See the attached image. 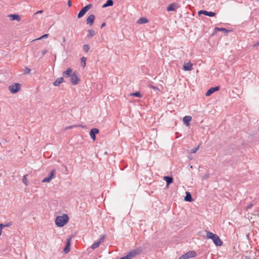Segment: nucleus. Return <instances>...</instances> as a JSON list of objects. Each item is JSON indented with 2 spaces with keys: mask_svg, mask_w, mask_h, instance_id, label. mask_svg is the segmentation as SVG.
I'll return each mask as SVG.
<instances>
[{
  "mask_svg": "<svg viewBox=\"0 0 259 259\" xmlns=\"http://www.w3.org/2000/svg\"><path fill=\"white\" fill-rule=\"evenodd\" d=\"M69 217L67 214H64L61 216H58L55 220L56 225L59 227L64 226L68 223Z\"/></svg>",
  "mask_w": 259,
  "mask_h": 259,
  "instance_id": "nucleus-1",
  "label": "nucleus"
},
{
  "mask_svg": "<svg viewBox=\"0 0 259 259\" xmlns=\"http://www.w3.org/2000/svg\"><path fill=\"white\" fill-rule=\"evenodd\" d=\"M206 232L207 238L212 239L215 245H222L223 242L217 235L213 234V233L208 231H206Z\"/></svg>",
  "mask_w": 259,
  "mask_h": 259,
  "instance_id": "nucleus-2",
  "label": "nucleus"
},
{
  "mask_svg": "<svg viewBox=\"0 0 259 259\" xmlns=\"http://www.w3.org/2000/svg\"><path fill=\"white\" fill-rule=\"evenodd\" d=\"M21 85L19 83H15L9 87V91L13 94H16L21 89Z\"/></svg>",
  "mask_w": 259,
  "mask_h": 259,
  "instance_id": "nucleus-3",
  "label": "nucleus"
},
{
  "mask_svg": "<svg viewBox=\"0 0 259 259\" xmlns=\"http://www.w3.org/2000/svg\"><path fill=\"white\" fill-rule=\"evenodd\" d=\"M92 7V4H89L85 7H84L83 8L81 9V10L80 11L79 13L78 14L77 17L78 18H80L82 17L85 13Z\"/></svg>",
  "mask_w": 259,
  "mask_h": 259,
  "instance_id": "nucleus-4",
  "label": "nucleus"
},
{
  "mask_svg": "<svg viewBox=\"0 0 259 259\" xmlns=\"http://www.w3.org/2000/svg\"><path fill=\"white\" fill-rule=\"evenodd\" d=\"M196 255V253L195 251H189L185 254L181 255L179 259H189L195 257Z\"/></svg>",
  "mask_w": 259,
  "mask_h": 259,
  "instance_id": "nucleus-5",
  "label": "nucleus"
},
{
  "mask_svg": "<svg viewBox=\"0 0 259 259\" xmlns=\"http://www.w3.org/2000/svg\"><path fill=\"white\" fill-rule=\"evenodd\" d=\"M142 249L140 248H137L130 251L126 256L128 259H132V258L136 256V255H138L141 253Z\"/></svg>",
  "mask_w": 259,
  "mask_h": 259,
  "instance_id": "nucleus-6",
  "label": "nucleus"
},
{
  "mask_svg": "<svg viewBox=\"0 0 259 259\" xmlns=\"http://www.w3.org/2000/svg\"><path fill=\"white\" fill-rule=\"evenodd\" d=\"M70 81L71 83L73 85L77 84L79 83L80 79L78 77L76 71L73 72L72 74L71 75Z\"/></svg>",
  "mask_w": 259,
  "mask_h": 259,
  "instance_id": "nucleus-7",
  "label": "nucleus"
},
{
  "mask_svg": "<svg viewBox=\"0 0 259 259\" xmlns=\"http://www.w3.org/2000/svg\"><path fill=\"white\" fill-rule=\"evenodd\" d=\"M55 169H54V170H52L51 172L50 173L49 175L45 178V179H44L42 180V183H49L51 182V181L55 178Z\"/></svg>",
  "mask_w": 259,
  "mask_h": 259,
  "instance_id": "nucleus-8",
  "label": "nucleus"
},
{
  "mask_svg": "<svg viewBox=\"0 0 259 259\" xmlns=\"http://www.w3.org/2000/svg\"><path fill=\"white\" fill-rule=\"evenodd\" d=\"M99 133V129L97 128H93L91 129L90 132V135L93 141L96 140V135Z\"/></svg>",
  "mask_w": 259,
  "mask_h": 259,
  "instance_id": "nucleus-9",
  "label": "nucleus"
},
{
  "mask_svg": "<svg viewBox=\"0 0 259 259\" xmlns=\"http://www.w3.org/2000/svg\"><path fill=\"white\" fill-rule=\"evenodd\" d=\"M198 14L200 15V14H204L206 16H208L209 17H214L215 15V13L212 12H208L205 10H201L198 12Z\"/></svg>",
  "mask_w": 259,
  "mask_h": 259,
  "instance_id": "nucleus-10",
  "label": "nucleus"
},
{
  "mask_svg": "<svg viewBox=\"0 0 259 259\" xmlns=\"http://www.w3.org/2000/svg\"><path fill=\"white\" fill-rule=\"evenodd\" d=\"M219 31H222V32L227 34L231 30H228L225 28H219V27H215L214 29V31L212 33V35L215 34L217 33V32Z\"/></svg>",
  "mask_w": 259,
  "mask_h": 259,
  "instance_id": "nucleus-11",
  "label": "nucleus"
},
{
  "mask_svg": "<svg viewBox=\"0 0 259 259\" xmlns=\"http://www.w3.org/2000/svg\"><path fill=\"white\" fill-rule=\"evenodd\" d=\"M220 89L219 87H215L213 88H210L206 93L205 95L206 96H210L212 93H213L215 91H219Z\"/></svg>",
  "mask_w": 259,
  "mask_h": 259,
  "instance_id": "nucleus-12",
  "label": "nucleus"
},
{
  "mask_svg": "<svg viewBox=\"0 0 259 259\" xmlns=\"http://www.w3.org/2000/svg\"><path fill=\"white\" fill-rule=\"evenodd\" d=\"M70 245H71V238L67 239L66 246L64 247V250H63L65 253H67L69 252L70 249Z\"/></svg>",
  "mask_w": 259,
  "mask_h": 259,
  "instance_id": "nucleus-13",
  "label": "nucleus"
},
{
  "mask_svg": "<svg viewBox=\"0 0 259 259\" xmlns=\"http://www.w3.org/2000/svg\"><path fill=\"white\" fill-rule=\"evenodd\" d=\"M179 8V5L177 3H172L170 4L167 7V11H175L176 9Z\"/></svg>",
  "mask_w": 259,
  "mask_h": 259,
  "instance_id": "nucleus-14",
  "label": "nucleus"
},
{
  "mask_svg": "<svg viewBox=\"0 0 259 259\" xmlns=\"http://www.w3.org/2000/svg\"><path fill=\"white\" fill-rule=\"evenodd\" d=\"M95 19V16L93 14L89 16L87 19V24L92 25Z\"/></svg>",
  "mask_w": 259,
  "mask_h": 259,
  "instance_id": "nucleus-15",
  "label": "nucleus"
},
{
  "mask_svg": "<svg viewBox=\"0 0 259 259\" xmlns=\"http://www.w3.org/2000/svg\"><path fill=\"white\" fill-rule=\"evenodd\" d=\"M192 64L190 62L185 63L183 65V69L185 71H190L193 69Z\"/></svg>",
  "mask_w": 259,
  "mask_h": 259,
  "instance_id": "nucleus-16",
  "label": "nucleus"
},
{
  "mask_svg": "<svg viewBox=\"0 0 259 259\" xmlns=\"http://www.w3.org/2000/svg\"><path fill=\"white\" fill-rule=\"evenodd\" d=\"M72 73V69L71 68H68L66 71H63L62 74L64 77L67 78L70 77Z\"/></svg>",
  "mask_w": 259,
  "mask_h": 259,
  "instance_id": "nucleus-17",
  "label": "nucleus"
},
{
  "mask_svg": "<svg viewBox=\"0 0 259 259\" xmlns=\"http://www.w3.org/2000/svg\"><path fill=\"white\" fill-rule=\"evenodd\" d=\"M11 20H17L18 22L21 21V17L17 14H11L9 15Z\"/></svg>",
  "mask_w": 259,
  "mask_h": 259,
  "instance_id": "nucleus-18",
  "label": "nucleus"
},
{
  "mask_svg": "<svg viewBox=\"0 0 259 259\" xmlns=\"http://www.w3.org/2000/svg\"><path fill=\"white\" fill-rule=\"evenodd\" d=\"M64 81V79L63 77H59L54 82L53 85L54 86H59L60 83L63 82Z\"/></svg>",
  "mask_w": 259,
  "mask_h": 259,
  "instance_id": "nucleus-19",
  "label": "nucleus"
},
{
  "mask_svg": "<svg viewBox=\"0 0 259 259\" xmlns=\"http://www.w3.org/2000/svg\"><path fill=\"white\" fill-rule=\"evenodd\" d=\"M192 117L190 116H186L183 118L184 123L186 125H189V122L191 121Z\"/></svg>",
  "mask_w": 259,
  "mask_h": 259,
  "instance_id": "nucleus-20",
  "label": "nucleus"
},
{
  "mask_svg": "<svg viewBox=\"0 0 259 259\" xmlns=\"http://www.w3.org/2000/svg\"><path fill=\"white\" fill-rule=\"evenodd\" d=\"M164 180L166 181L167 185H168L173 182V178L171 177L165 176L164 177Z\"/></svg>",
  "mask_w": 259,
  "mask_h": 259,
  "instance_id": "nucleus-21",
  "label": "nucleus"
},
{
  "mask_svg": "<svg viewBox=\"0 0 259 259\" xmlns=\"http://www.w3.org/2000/svg\"><path fill=\"white\" fill-rule=\"evenodd\" d=\"M148 22V20L145 17H141L140 18L137 22L138 24H144Z\"/></svg>",
  "mask_w": 259,
  "mask_h": 259,
  "instance_id": "nucleus-22",
  "label": "nucleus"
},
{
  "mask_svg": "<svg viewBox=\"0 0 259 259\" xmlns=\"http://www.w3.org/2000/svg\"><path fill=\"white\" fill-rule=\"evenodd\" d=\"M184 200L188 202H191L193 200L192 196L190 192H186V196L185 197Z\"/></svg>",
  "mask_w": 259,
  "mask_h": 259,
  "instance_id": "nucleus-23",
  "label": "nucleus"
},
{
  "mask_svg": "<svg viewBox=\"0 0 259 259\" xmlns=\"http://www.w3.org/2000/svg\"><path fill=\"white\" fill-rule=\"evenodd\" d=\"M113 5V1L112 0H107L105 4H104L102 8H106L109 6H112Z\"/></svg>",
  "mask_w": 259,
  "mask_h": 259,
  "instance_id": "nucleus-24",
  "label": "nucleus"
},
{
  "mask_svg": "<svg viewBox=\"0 0 259 259\" xmlns=\"http://www.w3.org/2000/svg\"><path fill=\"white\" fill-rule=\"evenodd\" d=\"M101 241H96V242H95L94 243H93L92 244V245L91 246V248L93 249H96L97 248H98L100 246V244H101Z\"/></svg>",
  "mask_w": 259,
  "mask_h": 259,
  "instance_id": "nucleus-25",
  "label": "nucleus"
},
{
  "mask_svg": "<svg viewBox=\"0 0 259 259\" xmlns=\"http://www.w3.org/2000/svg\"><path fill=\"white\" fill-rule=\"evenodd\" d=\"M80 60H81V61H80L81 66L83 68H84L86 65V60H87L86 58L84 57H82V58H81Z\"/></svg>",
  "mask_w": 259,
  "mask_h": 259,
  "instance_id": "nucleus-26",
  "label": "nucleus"
},
{
  "mask_svg": "<svg viewBox=\"0 0 259 259\" xmlns=\"http://www.w3.org/2000/svg\"><path fill=\"white\" fill-rule=\"evenodd\" d=\"M88 34L87 35L89 37H92L95 35V31L94 30L90 29L88 31Z\"/></svg>",
  "mask_w": 259,
  "mask_h": 259,
  "instance_id": "nucleus-27",
  "label": "nucleus"
},
{
  "mask_svg": "<svg viewBox=\"0 0 259 259\" xmlns=\"http://www.w3.org/2000/svg\"><path fill=\"white\" fill-rule=\"evenodd\" d=\"M131 95L138 98L142 97V95L140 92H136L135 93H133L131 94Z\"/></svg>",
  "mask_w": 259,
  "mask_h": 259,
  "instance_id": "nucleus-28",
  "label": "nucleus"
},
{
  "mask_svg": "<svg viewBox=\"0 0 259 259\" xmlns=\"http://www.w3.org/2000/svg\"><path fill=\"white\" fill-rule=\"evenodd\" d=\"M75 127H83V126L81 124L73 125H70L69 126L66 127L65 130H67L71 129V128H74Z\"/></svg>",
  "mask_w": 259,
  "mask_h": 259,
  "instance_id": "nucleus-29",
  "label": "nucleus"
},
{
  "mask_svg": "<svg viewBox=\"0 0 259 259\" xmlns=\"http://www.w3.org/2000/svg\"><path fill=\"white\" fill-rule=\"evenodd\" d=\"M90 46L88 45H84L83 46V50L85 52H88L89 50H90Z\"/></svg>",
  "mask_w": 259,
  "mask_h": 259,
  "instance_id": "nucleus-30",
  "label": "nucleus"
},
{
  "mask_svg": "<svg viewBox=\"0 0 259 259\" xmlns=\"http://www.w3.org/2000/svg\"><path fill=\"white\" fill-rule=\"evenodd\" d=\"M27 175H26L24 176L23 177V179H22L23 183L26 186H27L28 185V181H27Z\"/></svg>",
  "mask_w": 259,
  "mask_h": 259,
  "instance_id": "nucleus-31",
  "label": "nucleus"
},
{
  "mask_svg": "<svg viewBox=\"0 0 259 259\" xmlns=\"http://www.w3.org/2000/svg\"><path fill=\"white\" fill-rule=\"evenodd\" d=\"M48 36H49V34H45L43 35L42 36H41V37H40L39 38H37V39H41L42 38H46L48 37Z\"/></svg>",
  "mask_w": 259,
  "mask_h": 259,
  "instance_id": "nucleus-32",
  "label": "nucleus"
},
{
  "mask_svg": "<svg viewBox=\"0 0 259 259\" xmlns=\"http://www.w3.org/2000/svg\"><path fill=\"white\" fill-rule=\"evenodd\" d=\"M198 149H199V146H198L195 148H193L191 150V153H195L198 150Z\"/></svg>",
  "mask_w": 259,
  "mask_h": 259,
  "instance_id": "nucleus-33",
  "label": "nucleus"
},
{
  "mask_svg": "<svg viewBox=\"0 0 259 259\" xmlns=\"http://www.w3.org/2000/svg\"><path fill=\"white\" fill-rule=\"evenodd\" d=\"M253 204H252V203H250L249 205H248V206H247L246 207H245V209L246 210H248L249 209L251 208L252 206H253Z\"/></svg>",
  "mask_w": 259,
  "mask_h": 259,
  "instance_id": "nucleus-34",
  "label": "nucleus"
},
{
  "mask_svg": "<svg viewBox=\"0 0 259 259\" xmlns=\"http://www.w3.org/2000/svg\"><path fill=\"white\" fill-rule=\"evenodd\" d=\"M31 71V69L28 68H26L25 70V73H29Z\"/></svg>",
  "mask_w": 259,
  "mask_h": 259,
  "instance_id": "nucleus-35",
  "label": "nucleus"
},
{
  "mask_svg": "<svg viewBox=\"0 0 259 259\" xmlns=\"http://www.w3.org/2000/svg\"><path fill=\"white\" fill-rule=\"evenodd\" d=\"M47 52H48V50L46 49V50H44V51H42L41 53H42V55H45Z\"/></svg>",
  "mask_w": 259,
  "mask_h": 259,
  "instance_id": "nucleus-36",
  "label": "nucleus"
},
{
  "mask_svg": "<svg viewBox=\"0 0 259 259\" xmlns=\"http://www.w3.org/2000/svg\"><path fill=\"white\" fill-rule=\"evenodd\" d=\"M104 236H102V237L98 240V241H101V242H103L104 240Z\"/></svg>",
  "mask_w": 259,
  "mask_h": 259,
  "instance_id": "nucleus-37",
  "label": "nucleus"
},
{
  "mask_svg": "<svg viewBox=\"0 0 259 259\" xmlns=\"http://www.w3.org/2000/svg\"><path fill=\"white\" fill-rule=\"evenodd\" d=\"M68 5L69 7H70L72 5V2H71V1L70 0H69L68 2Z\"/></svg>",
  "mask_w": 259,
  "mask_h": 259,
  "instance_id": "nucleus-38",
  "label": "nucleus"
},
{
  "mask_svg": "<svg viewBox=\"0 0 259 259\" xmlns=\"http://www.w3.org/2000/svg\"><path fill=\"white\" fill-rule=\"evenodd\" d=\"M106 23L105 22H104L102 24H101V28H103L104 26H106Z\"/></svg>",
  "mask_w": 259,
  "mask_h": 259,
  "instance_id": "nucleus-39",
  "label": "nucleus"
},
{
  "mask_svg": "<svg viewBox=\"0 0 259 259\" xmlns=\"http://www.w3.org/2000/svg\"><path fill=\"white\" fill-rule=\"evenodd\" d=\"M259 46V41L256 42L255 44H254L253 46V47H255L256 46Z\"/></svg>",
  "mask_w": 259,
  "mask_h": 259,
  "instance_id": "nucleus-40",
  "label": "nucleus"
},
{
  "mask_svg": "<svg viewBox=\"0 0 259 259\" xmlns=\"http://www.w3.org/2000/svg\"><path fill=\"white\" fill-rule=\"evenodd\" d=\"M120 259H128V257L126 255V256L121 257Z\"/></svg>",
  "mask_w": 259,
  "mask_h": 259,
  "instance_id": "nucleus-41",
  "label": "nucleus"
},
{
  "mask_svg": "<svg viewBox=\"0 0 259 259\" xmlns=\"http://www.w3.org/2000/svg\"><path fill=\"white\" fill-rule=\"evenodd\" d=\"M42 12V10L38 11L36 13H41Z\"/></svg>",
  "mask_w": 259,
  "mask_h": 259,
  "instance_id": "nucleus-42",
  "label": "nucleus"
},
{
  "mask_svg": "<svg viewBox=\"0 0 259 259\" xmlns=\"http://www.w3.org/2000/svg\"><path fill=\"white\" fill-rule=\"evenodd\" d=\"M63 42H65V38L64 37H63Z\"/></svg>",
  "mask_w": 259,
  "mask_h": 259,
  "instance_id": "nucleus-43",
  "label": "nucleus"
},
{
  "mask_svg": "<svg viewBox=\"0 0 259 259\" xmlns=\"http://www.w3.org/2000/svg\"><path fill=\"white\" fill-rule=\"evenodd\" d=\"M245 259H250L249 258L246 257Z\"/></svg>",
  "mask_w": 259,
  "mask_h": 259,
  "instance_id": "nucleus-44",
  "label": "nucleus"
},
{
  "mask_svg": "<svg viewBox=\"0 0 259 259\" xmlns=\"http://www.w3.org/2000/svg\"><path fill=\"white\" fill-rule=\"evenodd\" d=\"M256 2H259V0H255Z\"/></svg>",
  "mask_w": 259,
  "mask_h": 259,
  "instance_id": "nucleus-45",
  "label": "nucleus"
},
{
  "mask_svg": "<svg viewBox=\"0 0 259 259\" xmlns=\"http://www.w3.org/2000/svg\"><path fill=\"white\" fill-rule=\"evenodd\" d=\"M258 32H259V30L258 31Z\"/></svg>",
  "mask_w": 259,
  "mask_h": 259,
  "instance_id": "nucleus-46",
  "label": "nucleus"
}]
</instances>
